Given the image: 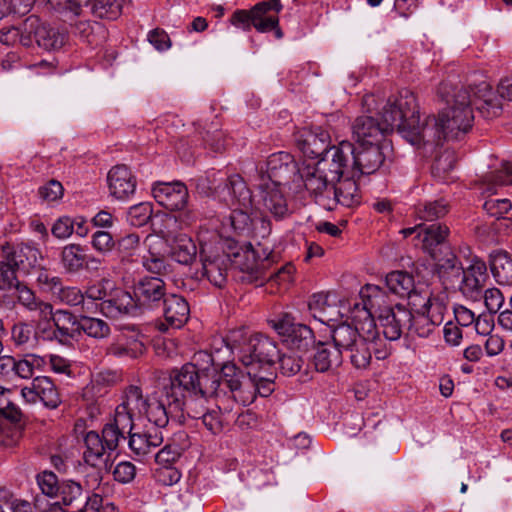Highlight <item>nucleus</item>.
I'll return each instance as SVG.
<instances>
[{
  "label": "nucleus",
  "mask_w": 512,
  "mask_h": 512,
  "mask_svg": "<svg viewBox=\"0 0 512 512\" xmlns=\"http://www.w3.org/2000/svg\"><path fill=\"white\" fill-rule=\"evenodd\" d=\"M181 393L180 415L172 417L173 422L183 423L185 415L201 419L203 425L212 433L223 430V415L233 411L236 400L216 369H198L193 363L182 366L180 379L177 380Z\"/></svg>",
  "instance_id": "f257e3e1"
},
{
  "label": "nucleus",
  "mask_w": 512,
  "mask_h": 512,
  "mask_svg": "<svg viewBox=\"0 0 512 512\" xmlns=\"http://www.w3.org/2000/svg\"><path fill=\"white\" fill-rule=\"evenodd\" d=\"M437 95L446 104V108L438 117L428 116L425 119L423 145L442 146L443 142L462 141L474 122L470 91L451 81H443L437 89Z\"/></svg>",
  "instance_id": "f03ea898"
},
{
  "label": "nucleus",
  "mask_w": 512,
  "mask_h": 512,
  "mask_svg": "<svg viewBox=\"0 0 512 512\" xmlns=\"http://www.w3.org/2000/svg\"><path fill=\"white\" fill-rule=\"evenodd\" d=\"M182 367L173 369L169 377L164 379L159 392L144 397L138 386H130L125 394V400L119 405L121 410L130 413L144 414L154 426L165 428L172 417H179L181 393L177 380L180 379Z\"/></svg>",
  "instance_id": "7ed1b4c3"
},
{
  "label": "nucleus",
  "mask_w": 512,
  "mask_h": 512,
  "mask_svg": "<svg viewBox=\"0 0 512 512\" xmlns=\"http://www.w3.org/2000/svg\"><path fill=\"white\" fill-rule=\"evenodd\" d=\"M197 188L225 202L238 203L240 208L234 209L230 214L231 225L240 235L250 233L253 220L248 209L252 205V194L239 174L226 175L220 171H212L198 179Z\"/></svg>",
  "instance_id": "20e7f679"
},
{
  "label": "nucleus",
  "mask_w": 512,
  "mask_h": 512,
  "mask_svg": "<svg viewBox=\"0 0 512 512\" xmlns=\"http://www.w3.org/2000/svg\"><path fill=\"white\" fill-rule=\"evenodd\" d=\"M219 373L224 380L222 385L228 387L237 404L243 406L253 403L257 395L268 397L274 391L273 372L262 375L257 369H249L245 374L234 363L227 362L222 365Z\"/></svg>",
  "instance_id": "39448f33"
},
{
  "label": "nucleus",
  "mask_w": 512,
  "mask_h": 512,
  "mask_svg": "<svg viewBox=\"0 0 512 512\" xmlns=\"http://www.w3.org/2000/svg\"><path fill=\"white\" fill-rule=\"evenodd\" d=\"M329 327L333 343L342 348L343 354L348 355L350 363L356 369H366L370 365L372 354L378 360H384L390 355V350L386 346L360 337L357 330L352 328V324L342 322Z\"/></svg>",
  "instance_id": "423d86ee"
},
{
  "label": "nucleus",
  "mask_w": 512,
  "mask_h": 512,
  "mask_svg": "<svg viewBox=\"0 0 512 512\" xmlns=\"http://www.w3.org/2000/svg\"><path fill=\"white\" fill-rule=\"evenodd\" d=\"M121 440H125V435L111 423L104 425L101 435L96 431L86 433L84 461L96 470L95 480L101 481L110 470L111 454L118 448Z\"/></svg>",
  "instance_id": "0eeeda50"
},
{
  "label": "nucleus",
  "mask_w": 512,
  "mask_h": 512,
  "mask_svg": "<svg viewBox=\"0 0 512 512\" xmlns=\"http://www.w3.org/2000/svg\"><path fill=\"white\" fill-rule=\"evenodd\" d=\"M228 251L231 254V263L242 274L239 279L242 282L261 286L266 282L267 270L271 268L273 260L269 253L263 251L262 256L258 249L250 243L238 246L236 243H228Z\"/></svg>",
  "instance_id": "6e6552de"
},
{
  "label": "nucleus",
  "mask_w": 512,
  "mask_h": 512,
  "mask_svg": "<svg viewBox=\"0 0 512 512\" xmlns=\"http://www.w3.org/2000/svg\"><path fill=\"white\" fill-rule=\"evenodd\" d=\"M279 356V349L271 338L256 334L251 336L239 351V360L249 369H270Z\"/></svg>",
  "instance_id": "1a4fd4ad"
},
{
  "label": "nucleus",
  "mask_w": 512,
  "mask_h": 512,
  "mask_svg": "<svg viewBox=\"0 0 512 512\" xmlns=\"http://www.w3.org/2000/svg\"><path fill=\"white\" fill-rule=\"evenodd\" d=\"M66 40V33L42 23L36 16H30L24 21V35L21 38V44L25 47H30L35 42L47 51L58 50L63 47Z\"/></svg>",
  "instance_id": "9d476101"
},
{
  "label": "nucleus",
  "mask_w": 512,
  "mask_h": 512,
  "mask_svg": "<svg viewBox=\"0 0 512 512\" xmlns=\"http://www.w3.org/2000/svg\"><path fill=\"white\" fill-rule=\"evenodd\" d=\"M272 327L291 350L306 353L316 344L312 329L305 324L295 322L288 314L273 320Z\"/></svg>",
  "instance_id": "9b49d317"
},
{
  "label": "nucleus",
  "mask_w": 512,
  "mask_h": 512,
  "mask_svg": "<svg viewBox=\"0 0 512 512\" xmlns=\"http://www.w3.org/2000/svg\"><path fill=\"white\" fill-rule=\"evenodd\" d=\"M354 145L349 141H341L338 146H332L328 152L317 159L313 165L319 173H324L333 183L339 181L351 171Z\"/></svg>",
  "instance_id": "f8f14e48"
},
{
  "label": "nucleus",
  "mask_w": 512,
  "mask_h": 512,
  "mask_svg": "<svg viewBox=\"0 0 512 512\" xmlns=\"http://www.w3.org/2000/svg\"><path fill=\"white\" fill-rule=\"evenodd\" d=\"M203 275L217 288H223L227 282L228 269L232 266L231 254L225 251L223 244L201 249Z\"/></svg>",
  "instance_id": "ddd939ff"
},
{
  "label": "nucleus",
  "mask_w": 512,
  "mask_h": 512,
  "mask_svg": "<svg viewBox=\"0 0 512 512\" xmlns=\"http://www.w3.org/2000/svg\"><path fill=\"white\" fill-rule=\"evenodd\" d=\"M309 196L324 209H330L333 182L324 173H319L313 164H304L298 169Z\"/></svg>",
  "instance_id": "4468645a"
},
{
  "label": "nucleus",
  "mask_w": 512,
  "mask_h": 512,
  "mask_svg": "<svg viewBox=\"0 0 512 512\" xmlns=\"http://www.w3.org/2000/svg\"><path fill=\"white\" fill-rule=\"evenodd\" d=\"M392 103L397 109L402 110L405 115V139L412 145L423 144L424 123H420L418 104L414 93L408 89H403L399 92V96L392 100Z\"/></svg>",
  "instance_id": "2eb2a0df"
},
{
  "label": "nucleus",
  "mask_w": 512,
  "mask_h": 512,
  "mask_svg": "<svg viewBox=\"0 0 512 512\" xmlns=\"http://www.w3.org/2000/svg\"><path fill=\"white\" fill-rule=\"evenodd\" d=\"M21 396L29 404L40 401L50 410H55L62 404L58 387L48 376L34 377L29 385L21 389Z\"/></svg>",
  "instance_id": "dca6fc26"
},
{
  "label": "nucleus",
  "mask_w": 512,
  "mask_h": 512,
  "mask_svg": "<svg viewBox=\"0 0 512 512\" xmlns=\"http://www.w3.org/2000/svg\"><path fill=\"white\" fill-rule=\"evenodd\" d=\"M295 144L303 156L314 160L328 152L330 135L321 126L303 127L294 134Z\"/></svg>",
  "instance_id": "f3484780"
},
{
  "label": "nucleus",
  "mask_w": 512,
  "mask_h": 512,
  "mask_svg": "<svg viewBox=\"0 0 512 512\" xmlns=\"http://www.w3.org/2000/svg\"><path fill=\"white\" fill-rule=\"evenodd\" d=\"M266 170L257 167L256 181H273L276 184H288L291 175L297 170L293 156L288 152H277L271 154L266 163Z\"/></svg>",
  "instance_id": "a211bd4d"
},
{
  "label": "nucleus",
  "mask_w": 512,
  "mask_h": 512,
  "mask_svg": "<svg viewBox=\"0 0 512 512\" xmlns=\"http://www.w3.org/2000/svg\"><path fill=\"white\" fill-rule=\"evenodd\" d=\"M259 190L258 204L264 212L270 213L276 220H282L289 215L287 199L284 195V184L273 181H256Z\"/></svg>",
  "instance_id": "6ab92c4d"
},
{
  "label": "nucleus",
  "mask_w": 512,
  "mask_h": 512,
  "mask_svg": "<svg viewBox=\"0 0 512 512\" xmlns=\"http://www.w3.org/2000/svg\"><path fill=\"white\" fill-rule=\"evenodd\" d=\"M167 295L166 284L160 277L145 276L134 285L135 302L141 309H159Z\"/></svg>",
  "instance_id": "aec40b11"
},
{
  "label": "nucleus",
  "mask_w": 512,
  "mask_h": 512,
  "mask_svg": "<svg viewBox=\"0 0 512 512\" xmlns=\"http://www.w3.org/2000/svg\"><path fill=\"white\" fill-rule=\"evenodd\" d=\"M152 195L159 205L170 211L184 210L189 199L188 189L181 181L156 182Z\"/></svg>",
  "instance_id": "412c9836"
},
{
  "label": "nucleus",
  "mask_w": 512,
  "mask_h": 512,
  "mask_svg": "<svg viewBox=\"0 0 512 512\" xmlns=\"http://www.w3.org/2000/svg\"><path fill=\"white\" fill-rule=\"evenodd\" d=\"M449 228L442 223L420 224V230L416 237L421 243L422 250L432 259L446 254V250H452L447 243Z\"/></svg>",
  "instance_id": "4be33fe9"
},
{
  "label": "nucleus",
  "mask_w": 512,
  "mask_h": 512,
  "mask_svg": "<svg viewBox=\"0 0 512 512\" xmlns=\"http://www.w3.org/2000/svg\"><path fill=\"white\" fill-rule=\"evenodd\" d=\"M487 278L486 263L482 259L474 257L467 268L463 267L458 291L467 299L478 300L482 297V290Z\"/></svg>",
  "instance_id": "5701e85b"
},
{
  "label": "nucleus",
  "mask_w": 512,
  "mask_h": 512,
  "mask_svg": "<svg viewBox=\"0 0 512 512\" xmlns=\"http://www.w3.org/2000/svg\"><path fill=\"white\" fill-rule=\"evenodd\" d=\"M1 257L11 262L16 270L29 273L39 264L41 252L27 243L12 244L5 242L0 247Z\"/></svg>",
  "instance_id": "b1692460"
},
{
  "label": "nucleus",
  "mask_w": 512,
  "mask_h": 512,
  "mask_svg": "<svg viewBox=\"0 0 512 512\" xmlns=\"http://www.w3.org/2000/svg\"><path fill=\"white\" fill-rule=\"evenodd\" d=\"M381 143L354 146L353 161L351 162L352 176L357 173L369 175L376 172L384 162L385 156Z\"/></svg>",
  "instance_id": "393cba45"
},
{
  "label": "nucleus",
  "mask_w": 512,
  "mask_h": 512,
  "mask_svg": "<svg viewBox=\"0 0 512 512\" xmlns=\"http://www.w3.org/2000/svg\"><path fill=\"white\" fill-rule=\"evenodd\" d=\"M160 308H162L165 320L158 325V329L162 332L167 331L170 327L181 328L189 319L190 306L181 295L168 293Z\"/></svg>",
  "instance_id": "a878e982"
},
{
  "label": "nucleus",
  "mask_w": 512,
  "mask_h": 512,
  "mask_svg": "<svg viewBox=\"0 0 512 512\" xmlns=\"http://www.w3.org/2000/svg\"><path fill=\"white\" fill-rule=\"evenodd\" d=\"M385 339L396 341L400 339L404 331H408L409 322L412 320V312L402 304H395L393 309L384 310V314L378 319Z\"/></svg>",
  "instance_id": "bb28decb"
},
{
  "label": "nucleus",
  "mask_w": 512,
  "mask_h": 512,
  "mask_svg": "<svg viewBox=\"0 0 512 512\" xmlns=\"http://www.w3.org/2000/svg\"><path fill=\"white\" fill-rule=\"evenodd\" d=\"M110 195L117 200L127 201L136 191V177L124 164H119L110 169L107 175Z\"/></svg>",
  "instance_id": "cd10ccee"
},
{
  "label": "nucleus",
  "mask_w": 512,
  "mask_h": 512,
  "mask_svg": "<svg viewBox=\"0 0 512 512\" xmlns=\"http://www.w3.org/2000/svg\"><path fill=\"white\" fill-rule=\"evenodd\" d=\"M435 261L434 272L439 278L445 290H458L463 266L452 250H446V254L433 259Z\"/></svg>",
  "instance_id": "c85d7f7f"
},
{
  "label": "nucleus",
  "mask_w": 512,
  "mask_h": 512,
  "mask_svg": "<svg viewBox=\"0 0 512 512\" xmlns=\"http://www.w3.org/2000/svg\"><path fill=\"white\" fill-rule=\"evenodd\" d=\"M351 129L357 145L381 143L386 135L379 119L370 114L358 116L352 123Z\"/></svg>",
  "instance_id": "c756f323"
},
{
  "label": "nucleus",
  "mask_w": 512,
  "mask_h": 512,
  "mask_svg": "<svg viewBox=\"0 0 512 512\" xmlns=\"http://www.w3.org/2000/svg\"><path fill=\"white\" fill-rule=\"evenodd\" d=\"M330 340H332L330 338ZM312 357V364L317 372L326 373L338 369L343 363V350L333 341H318Z\"/></svg>",
  "instance_id": "7c9ffc66"
},
{
  "label": "nucleus",
  "mask_w": 512,
  "mask_h": 512,
  "mask_svg": "<svg viewBox=\"0 0 512 512\" xmlns=\"http://www.w3.org/2000/svg\"><path fill=\"white\" fill-rule=\"evenodd\" d=\"M13 296L17 303L29 312L35 313L40 321L49 322L52 318V304L38 298L35 292L23 282H16Z\"/></svg>",
  "instance_id": "2f4dec72"
},
{
  "label": "nucleus",
  "mask_w": 512,
  "mask_h": 512,
  "mask_svg": "<svg viewBox=\"0 0 512 512\" xmlns=\"http://www.w3.org/2000/svg\"><path fill=\"white\" fill-rule=\"evenodd\" d=\"M472 95V105L486 119L497 117L502 112L499 100L494 96L492 88L486 81H481L474 87H466Z\"/></svg>",
  "instance_id": "473e14b6"
},
{
  "label": "nucleus",
  "mask_w": 512,
  "mask_h": 512,
  "mask_svg": "<svg viewBox=\"0 0 512 512\" xmlns=\"http://www.w3.org/2000/svg\"><path fill=\"white\" fill-rule=\"evenodd\" d=\"M360 297L361 303H356L355 308L359 309V306L362 305L361 310L370 312V314L377 316L378 319L384 314V310H391L394 306L389 303L386 292L376 285H365L360 290Z\"/></svg>",
  "instance_id": "72a5a7b5"
},
{
  "label": "nucleus",
  "mask_w": 512,
  "mask_h": 512,
  "mask_svg": "<svg viewBox=\"0 0 512 512\" xmlns=\"http://www.w3.org/2000/svg\"><path fill=\"white\" fill-rule=\"evenodd\" d=\"M280 0H267L257 3L250 11L254 27L258 32L265 33L279 23L277 14L281 11Z\"/></svg>",
  "instance_id": "f704fd0d"
},
{
  "label": "nucleus",
  "mask_w": 512,
  "mask_h": 512,
  "mask_svg": "<svg viewBox=\"0 0 512 512\" xmlns=\"http://www.w3.org/2000/svg\"><path fill=\"white\" fill-rule=\"evenodd\" d=\"M55 329L53 336L60 343L66 344L80 336V318L77 319L71 312L66 310L52 311V318Z\"/></svg>",
  "instance_id": "c9c22d12"
},
{
  "label": "nucleus",
  "mask_w": 512,
  "mask_h": 512,
  "mask_svg": "<svg viewBox=\"0 0 512 512\" xmlns=\"http://www.w3.org/2000/svg\"><path fill=\"white\" fill-rule=\"evenodd\" d=\"M354 176H348L341 178L336 183H333L332 187V204L328 211H333L338 204L344 207H352L360 203L361 197L356 181L353 179Z\"/></svg>",
  "instance_id": "e433bc0d"
},
{
  "label": "nucleus",
  "mask_w": 512,
  "mask_h": 512,
  "mask_svg": "<svg viewBox=\"0 0 512 512\" xmlns=\"http://www.w3.org/2000/svg\"><path fill=\"white\" fill-rule=\"evenodd\" d=\"M147 253L142 256V265L146 271L163 275L170 272V265L167 263L162 248L164 247V241L161 239H146Z\"/></svg>",
  "instance_id": "4c0bfd02"
},
{
  "label": "nucleus",
  "mask_w": 512,
  "mask_h": 512,
  "mask_svg": "<svg viewBox=\"0 0 512 512\" xmlns=\"http://www.w3.org/2000/svg\"><path fill=\"white\" fill-rule=\"evenodd\" d=\"M163 428H147L143 432L129 434V448L137 455L144 456L163 443Z\"/></svg>",
  "instance_id": "58836bf2"
},
{
  "label": "nucleus",
  "mask_w": 512,
  "mask_h": 512,
  "mask_svg": "<svg viewBox=\"0 0 512 512\" xmlns=\"http://www.w3.org/2000/svg\"><path fill=\"white\" fill-rule=\"evenodd\" d=\"M489 265L495 281L502 286L512 285V256L503 249L489 255Z\"/></svg>",
  "instance_id": "ea45409f"
},
{
  "label": "nucleus",
  "mask_w": 512,
  "mask_h": 512,
  "mask_svg": "<svg viewBox=\"0 0 512 512\" xmlns=\"http://www.w3.org/2000/svg\"><path fill=\"white\" fill-rule=\"evenodd\" d=\"M86 248L77 243L65 245L60 253L62 268L69 274H76L87 268Z\"/></svg>",
  "instance_id": "a19ab883"
},
{
  "label": "nucleus",
  "mask_w": 512,
  "mask_h": 512,
  "mask_svg": "<svg viewBox=\"0 0 512 512\" xmlns=\"http://www.w3.org/2000/svg\"><path fill=\"white\" fill-rule=\"evenodd\" d=\"M197 247L186 234L175 236L170 245V256L177 263L190 265L196 259Z\"/></svg>",
  "instance_id": "79ce46f5"
},
{
  "label": "nucleus",
  "mask_w": 512,
  "mask_h": 512,
  "mask_svg": "<svg viewBox=\"0 0 512 512\" xmlns=\"http://www.w3.org/2000/svg\"><path fill=\"white\" fill-rule=\"evenodd\" d=\"M45 365V359L36 354H26L22 357H15L12 381L16 379H33L35 370H41Z\"/></svg>",
  "instance_id": "37998d69"
},
{
  "label": "nucleus",
  "mask_w": 512,
  "mask_h": 512,
  "mask_svg": "<svg viewBox=\"0 0 512 512\" xmlns=\"http://www.w3.org/2000/svg\"><path fill=\"white\" fill-rule=\"evenodd\" d=\"M360 315H354L353 321L355 322L352 325L353 329H356L359 333L360 337L365 338V340L370 342H376V344L381 346H386L383 340L380 338L377 326L374 320L375 315L370 314V312L357 309Z\"/></svg>",
  "instance_id": "c03bdc74"
},
{
  "label": "nucleus",
  "mask_w": 512,
  "mask_h": 512,
  "mask_svg": "<svg viewBox=\"0 0 512 512\" xmlns=\"http://www.w3.org/2000/svg\"><path fill=\"white\" fill-rule=\"evenodd\" d=\"M132 297L129 293L118 291L112 298L104 299L100 304L101 313L108 318H118L129 313Z\"/></svg>",
  "instance_id": "a18cd8bd"
},
{
  "label": "nucleus",
  "mask_w": 512,
  "mask_h": 512,
  "mask_svg": "<svg viewBox=\"0 0 512 512\" xmlns=\"http://www.w3.org/2000/svg\"><path fill=\"white\" fill-rule=\"evenodd\" d=\"M457 157L451 147H445L439 150L431 166L433 177L439 181H446L448 174L454 169Z\"/></svg>",
  "instance_id": "49530a36"
},
{
  "label": "nucleus",
  "mask_w": 512,
  "mask_h": 512,
  "mask_svg": "<svg viewBox=\"0 0 512 512\" xmlns=\"http://www.w3.org/2000/svg\"><path fill=\"white\" fill-rule=\"evenodd\" d=\"M381 123L386 134L393 131L396 127L399 133L405 138L406 134V121L405 115L402 110L397 109L392 103V99H389L387 104L383 107L381 112Z\"/></svg>",
  "instance_id": "de8ad7c7"
},
{
  "label": "nucleus",
  "mask_w": 512,
  "mask_h": 512,
  "mask_svg": "<svg viewBox=\"0 0 512 512\" xmlns=\"http://www.w3.org/2000/svg\"><path fill=\"white\" fill-rule=\"evenodd\" d=\"M385 282L389 291L400 297H406L415 287L413 276L405 271H392L388 273Z\"/></svg>",
  "instance_id": "09e8293b"
},
{
  "label": "nucleus",
  "mask_w": 512,
  "mask_h": 512,
  "mask_svg": "<svg viewBox=\"0 0 512 512\" xmlns=\"http://www.w3.org/2000/svg\"><path fill=\"white\" fill-rule=\"evenodd\" d=\"M84 489L79 482L63 480L56 495L60 499L61 506L77 507L84 500Z\"/></svg>",
  "instance_id": "8fccbe9b"
},
{
  "label": "nucleus",
  "mask_w": 512,
  "mask_h": 512,
  "mask_svg": "<svg viewBox=\"0 0 512 512\" xmlns=\"http://www.w3.org/2000/svg\"><path fill=\"white\" fill-rule=\"evenodd\" d=\"M72 33L89 45H98L99 41L104 38L105 31L101 24L86 20L74 23Z\"/></svg>",
  "instance_id": "3c124183"
},
{
  "label": "nucleus",
  "mask_w": 512,
  "mask_h": 512,
  "mask_svg": "<svg viewBox=\"0 0 512 512\" xmlns=\"http://www.w3.org/2000/svg\"><path fill=\"white\" fill-rule=\"evenodd\" d=\"M79 330L80 334L84 332L87 336L97 340L106 339L111 334V328L106 321L86 315L80 316Z\"/></svg>",
  "instance_id": "603ef678"
},
{
  "label": "nucleus",
  "mask_w": 512,
  "mask_h": 512,
  "mask_svg": "<svg viewBox=\"0 0 512 512\" xmlns=\"http://www.w3.org/2000/svg\"><path fill=\"white\" fill-rule=\"evenodd\" d=\"M123 0H92L91 13L94 17L116 20L122 13Z\"/></svg>",
  "instance_id": "864d4df0"
},
{
  "label": "nucleus",
  "mask_w": 512,
  "mask_h": 512,
  "mask_svg": "<svg viewBox=\"0 0 512 512\" xmlns=\"http://www.w3.org/2000/svg\"><path fill=\"white\" fill-rule=\"evenodd\" d=\"M140 247V236L137 233H128L115 240L114 250L122 262H131Z\"/></svg>",
  "instance_id": "5fc2aeb1"
},
{
  "label": "nucleus",
  "mask_w": 512,
  "mask_h": 512,
  "mask_svg": "<svg viewBox=\"0 0 512 512\" xmlns=\"http://www.w3.org/2000/svg\"><path fill=\"white\" fill-rule=\"evenodd\" d=\"M116 338L130 350V358H137L145 351L143 335L134 326L124 327L122 333Z\"/></svg>",
  "instance_id": "6e6d98bb"
},
{
  "label": "nucleus",
  "mask_w": 512,
  "mask_h": 512,
  "mask_svg": "<svg viewBox=\"0 0 512 512\" xmlns=\"http://www.w3.org/2000/svg\"><path fill=\"white\" fill-rule=\"evenodd\" d=\"M419 219L434 221L444 217L448 213V204L444 199L420 203L416 208Z\"/></svg>",
  "instance_id": "4d7b16f0"
},
{
  "label": "nucleus",
  "mask_w": 512,
  "mask_h": 512,
  "mask_svg": "<svg viewBox=\"0 0 512 512\" xmlns=\"http://www.w3.org/2000/svg\"><path fill=\"white\" fill-rule=\"evenodd\" d=\"M152 213V204L150 202H141L129 208L126 219L131 226L142 227L151 219Z\"/></svg>",
  "instance_id": "13d9d810"
},
{
  "label": "nucleus",
  "mask_w": 512,
  "mask_h": 512,
  "mask_svg": "<svg viewBox=\"0 0 512 512\" xmlns=\"http://www.w3.org/2000/svg\"><path fill=\"white\" fill-rule=\"evenodd\" d=\"M437 325L432 324V321L423 312L412 313V320L408 325V333L410 335H417L421 338H427L434 331Z\"/></svg>",
  "instance_id": "bf43d9fd"
},
{
  "label": "nucleus",
  "mask_w": 512,
  "mask_h": 512,
  "mask_svg": "<svg viewBox=\"0 0 512 512\" xmlns=\"http://www.w3.org/2000/svg\"><path fill=\"white\" fill-rule=\"evenodd\" d=\"M35 338L33 326L26 322H18L11 328V340L16 347L32 344Z\"/></svg>",
  "instance_id": "052dcab7"
},
{
  "label": "nucleus",
  "mask_w": 512,
  "mask_h": 512,
  "mask_svg": "<svg viewBox=\"0 0 512 512\" xmlns=\"http://www.w3.org/2000/svg\"><path fill=\"white\" fill-rule=\"evenodd\" d=\"M91 246L99 254L106 256L114 250L115 239L105 230H98L91 236Z\"/></svg>",
  "instance_id": "680f3d73"
},
{
  "label": "nucleus",
  "mask_w": 512,
  "mask_h": 512,
  "mask_svg": "<svg viewBox=\"0 0 512 512\" xmlns=\"http://www.w3.org/2000/svg\"><path fill=\"white\" fill-rule=\"evenodd\" d=\"M426 303V306L421 311L432 321V324L439 326L444 321V314L446 312V305L439 297H432Z\"/></svg>",
  "instance_id": "e2e57ef3"
},
{
  "label": "nucleus",
  "mask_w": 512,
  "mask_h": 512,
  "mask_svg": "<svg viewBox=\"0 0 512 512\" xmlns=\"http://www.w3.org/2000/svg\"><path fill=\"white\" fill-rule=\"evenodd\" d=\"M47 5L56 13L71 18L80 14L83 4L78 0H48Z\"/></svg>",
  "instance_id": "0e129e2a"
},
{
  "label": "nucleus",
  "mask_w": 512,
  "mask_h": 512,
  "mask_svg": "<svg viewBox=\"0 0 512 512\" xmlns=\"http://www.w3.org/2000/svg\"><path fill=\"white\" fill-rule=\"evenodd\" d=\"M84 297L85 295L78 287L62 284L54 298L66 305L78 306L84 302Z\"/></svg>",
  "instance_id": "69168bd1"
},
{
  "label": "nucleus",
  "mask_w": 512,
  "mask_h": 512,
  "mask_svg": "<svg viewBox=\"0 0 512 512\" xmlns=\"http://www.w3.org/2000/svg\"><path fill=\"white\" fill-rule=\"evenodd\" d=\"M155 481L163 486H172L181 479L180 471L174 466H159L153 472Z\"/></svg>",
  "instance_id": "338daca9"
},
{
  "label": "nucleus",
  "mask_w": 512,
  "mask_h": 512,
  "mask_svg": "<svg viewBox=\"0 0 512 512\" xmlns=\"http://www.w3.org/2000/svg\"><path fill=\"white\" fill-rule=\"evenodd\" d=\"M37 483L42 493L52 498L56 497L60 489V482L57 476L50 471H44L38 474Z\"/></svg>",
  "instance_id": "774afa93"
}]
</instances>
